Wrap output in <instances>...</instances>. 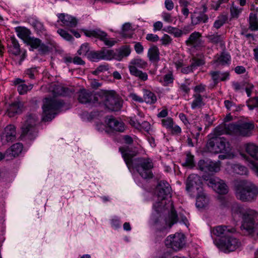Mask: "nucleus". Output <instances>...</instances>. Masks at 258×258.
I'll list each match as a JSON object with an SVG mask.
<instances>
[{"label":"nucleus","instance_id":"nucleus-1","mask_svg":"<svg viewBox=\"0 0 258 258\" xmlns=\"http://www.w3.org/2000/svg\"><path fill=\"white\" fill-rule=\"evenodd\" d=\"M122 157L128 168H135L140 175L145 179H151L153 177L152 169L153 168V163L150 158H138L133 159L137 152L131 153L128 148L121 147L119 148Z\"/></svg>","mask_w":258,"mask_h":258},{"label":"nucleus","instance_id":"nucleus-2","mask_svg":"<svg viewBox=\"0 0 258 258\" xmlns=\"http://www.w3.org/2000/svg\"><path fill=\"white\" fill-rule=\"evenodd\" d=\"M235 232L234 228L224 225L217 226L213 228V234L221 237L218 241L215 242L220 250L225 253H229L240 246V241L231 235Z\"/></svg>","mask_w":258,"mask_h":258},{"label":"nucleus","instance_id":"nucleus-3","mask_svg":"<svg viewBox=\"0 0 258 258\" xmlns=\"http://www.w3.org/2000/svg\"><path fill=\"white\" fill-rule=\"evenodd\" d=\"M254 128L252 122H239L236 123H224L218 126L215 128V133L218 135L229 134L238 135L243 137H249Z\"/></svg>","mask_w":258,"mask_h":258},{"label":"nucleus","instance_id":"nucleus-4","mask_svg":"<svg viewBox=\"0 0 258 258\" xmlns=\"http://www.w3.org/2000/svg\"><path fill=\"white\" fill-rule=\"evenodd\" d=\"M236 198L243 202L252 203L258 197V187L253 182L247 180L241 181L235 186Z\"/></svg>","mask_w":258,"mask_h":258},{"label":"nucleus","instance_id":"nucleus-5","mask_svg":"<svg viewBox=\"0 0 258 258\" xmlns=\"http://www.w3.org/2000/svg\"><path fill=\"white\" fill-rule=\"evenodd\" d=\"M64 102L52 98H46L42 106L43 120L45 121L51 120L62 108Z\"/></svg>","mask_w":258,"mask_h":258},{"label":"nucleus","instance_id":"nucleus-6","mask_svg":"<svg viewBox=\"0 0 258 258\" xmlns=\"http://www.w3.org/2000/svg\"><path fill=\"white\" fill-rule=\"evenodd\" d=\"M228 143L224 138L214 137L210 139L206 145V148L208 152L218 154L219 153L227 152Z\"/></svg>","mask_w":258,"mask_h":258},{"label":"nucleus","instance_id":"nucleus-7","mask_svg":"<svg viewBox=\"0 0 258 258\" xmlns=\"http://www.w3.org/2000/svg\"><path fill=\"white\" fill-rule=\"evenodd\" d=\"M37 117L35 115L31 114L27 116V118L22 126V136L27 137L29 140H34L37 134L36 125Z\"/></svg>","mask_w":258,"mask_h":258},{"label":"nucleus","instance_id":"nucleus-8","mask_svg":"<svg viewBox=\"0 0 258 258\" xmlns=\"http://www.w3.org/2000/svg\"><path fill=\"white\" fill-rule=\"evenodd\" d=\"M171 187L169 184L166 181H160L156 188L157 201L154 206L157 208H162L165 204L162 201L165 200L168 197H171Z\"/></svg>","mask_w":258,"mask_h":258},{"label":"nucleus","instance_id":"nucleus-9","mask_svg":"<svg viewBox=\"0 0 258 258\" xmlns=\"http://www.w3.org/2000/svg\"><path fill=\"white\" fill-rule=\"evenodd\" d=\"M84 34L89 37L98 38L104 43V44L108 47L115 45L116 41L113 38H110L107 33L100 29L92 30H84Z\"/></svg>","mask_w":258,"mask_h":258},{"label":"nucleus","instance_id":"nucleus-10","mask_svg":"<svg viewBox=\"0 0 258 258\" xmlns=\"http://www.w3.org/2000/svg\"><path fill=\"white\" fill-rule=\"evenodd\" d=\"M165 245L175 251L182 249L185 244V236L181 233L168 236L165 241Z\"/></svg>","mask_w":258,"mask_h":258},{"label":"nucleus","instance_id":"nucleus-11","mask_svg":"<svg viewBox=\"0 0 258 258\" xmlns=\"http://www.w3.org/2000/svg\"><path fill=\"white\" fill-rule=\"evenodd\" d=\"M246 215L242 217L241 228L246 230L249 234L253 233L256 229L254 218L256 217L257 213L252 209H248Z\"/></svg>","mask_w":258,"mask_h":258},{"label":"nucleus","instance_id":"nucleus-12","mask_svg":"<svg viewBox=\"0 0 258 258\" xmlns=\"http://www.w3.org/2000/svg\"><path fill=\"white\" fill-rule=\"evenodd\" d=\"M100 101H103L105 106L113 111L119 110L122 106V101L117 96L112 93H107L101 97Z\"/></svg>","mask_w":258,"mask_h":258},{"label":"nucleus","instance_id":"nucleus-13","mask_svg":"<svg viewBox=\"0 0 258 258\" xmlns=\"http://www.w3.org/2000/svg\"><path fill=\"white\" fill-rule=\"evenodd\" d=\"M202 181L200 176L191 174L186 181V190L192 194L201 193L203 190Z\"/></svg>","mask_w":258,"mask_h":258},{"label":"nucleus","instance_id":"nucleus-14","mask_svg":"<svg viewBox=\"0 0 258 258\" xmlns=\"http://www.w3.org/2000/svg\"><path fill=\"white\" fill-rule=\"evenodd\" d=\"M205 179L209 187H212L216 192L220 195H225L228 192L227 184L223 180L217 177H211Z\"/></svg>","mask_w":258,"mask_h":258},{"label":"nucleus","instance_id":"nucleus-15","mask_svg":"<svg viewBox=\"0 0 258 258\" xmlns=\"http://www.w3.org/2000/svg\"><path fill=\"white\" fill-rule=\"evenodd\" d=\"M78 100L82 104H92L96 103L100 104V99L101 96L99 95H94L89 90L85 89L80 90L78 93Z\"/></svg>","mask_w":258,"mask_h":258},{"label":"nucleus","instance_id":"nucleus-16","mask_svg":"<svg viewBox=\"0 0 258 258\" xmlns=\"http://www.w3.org/2000/svg\"><path fill=\"white\" fill-rule=\"evenodd\" d=\"M25 44L30 46V50L38 49L40 54H45L49 50V47L46 44L42 43L40 39L34 37H31Z\"/></svg>","mask_w":258,"mask_h":258},{"label":"nucleus","instance_id":"nucleus-17","mask_svg":"<svg viewBox=\"0 0 258 258\" xmlns=\"http://www.w3.org/2000/svg\"><path fill=\"white\" fill-rule=\"evenodd\" d=\"M109 52H111L109 49L103 47L100 50L90 51L88 53V58L91 61L95 62L100 60H110Z\"/></svg>","mask_w":258,"mask_h":258},{"label":"nucleus","instance_id":"nucleus-18","mask_svg":"<svg viewBox=\"0 0 258 258\" xmlns=\"http://www.w3.org/2000/svg\"><path fill=\"white\" fill-rule=\"evenodd\" d=\"M110 60L115 59L117 61H121L124 57L128 56L131 53V48L129 46L124 45L114 51L109 49Z\"/></svg>","mask_w":258,"mask_h":258},{"label":"nucleus","instance_id":"nucleus-19","mask_svg":"<svg viewBox=\"0 0 258 258\" xmlns=\"http://www.w3.org/2000/svg\"><path fill=\"white\" fill-rule=\"evenodd\" d=\"M199 169L205 172H217L220 170L219 164L211 160H201L198 162Z\"/></svg>","mask_w":258,"mask_h":258},{"label":"nucleus","instance_id":"nucleus-20","mask_svg":"<svg viewBox=\"0 0 258 258\" xmlns=\"http://www.w3.org/2000/svg\"><path fill=\"white\" fill-rule=\"evenodd\" d=\"M202 35L199 32L195 31L192 33L185 43L187 46L198 48L203 45V42L201 39Z\"/></svg>","mask_w":258,"mask_h":258},{"label":"nucleus","instance_id":"nucleus-21","mask_svg":"<svg viewBox=\"0 0 258 258\" xmlns=\"http://www.w3.org/2000/svg\"><path fill=\"white\" fill-rule=\"evenodd\" d=\"M58 21L62 22L64 26L69 27H75L78 24V20L74 17H72L68 14L64 13L58 14L57 15Z\"/></svg>","mask_w":258,"mask_h":258},{"label":"nucleus","instance_id":"nucleus-22","mask_svg":"<svg viewBox=\"0 0 258 258\" xmlns=\"http://www.w3.org/2000/svg\"><path fill=\"white\" fill-rule=\"evenodd\" d=\"M8 52L17 56L20 54L21 49L18 41L14 37H11L9 40H8Z\"/></svg>","mask_w":258,"mask_h":258},{"label":"nucleus","instance_id":"nucleus-23","mask_svg":"<svg viewBox=\"0 0 258 258\" xmlns=\"http://www.w3.org/2000/svg\"><path fill=\"white\" fill-rule=\"evenodd\" d=\"M106 122L110 128L118 132H123L124 131V124L123 122L116 119L112 116H110L106 119Z\"/></svg>","mask_w":258,"mask_h":258},{"label":"nucleus","instance_id":"nucleus-24","mask_svg":"<svg viewBox=\"0 0 258 258\" xmlns=\"http://www.w3.org/2000/svg\"><path fill=\"white\" fill-rule=\"evenodd\" d=\"M249 29L252 31H258V8L249 14L248 18Z\"/></svg>","mask_w":258,"mask_h":258},{"label":"nucleus","instance_id":"nucleus-25","mask_svg":"<svg viewBox=\"0 0 258 258\" xmlns=\"http://www.w3.org/2000/svg\"><path fill=\"white\" fill-rule=\"evenodd\" d=\"M16 128L14 125L9 124L5 128L4 137L8 142H13L16 139Z\"/></svg>","mask_w":258,"mask_h":258},{"label":"nucleus","instance_id":"nucleus-26","mask_svg":"<svg viewBox=\"0 0 258 258\" xmlns=\"http://www.w3.org/2000/svg\"><path fill=\"white\" fill-rule=\"evenodd\" d=\"M31 24L39 36H47V32L43 24L37 20H32Z\"/></svg>","mask_w":258,"mask_h":258},{"label":"nucleus","instance_id":"nucleus-27","mask_svg":"<svg viewBox=\"0 0 258 258\" xmlns=\"http://www.w3.org/2000/svg\"><path fill=\"white\" fill-rule=\"evenodd\" d=\"M197 195L196 205L199 209L206 207L209 203V199L207 195L202 191L201 193H196Z\"/></svg>","mask_w":258,"mask_h":258},{"label":"nucleus","instance_id":"nucleus-28","mask_svg":"<svg viewBox=\"0 0 258 258\" xmlns=\"http://www.w3.org/2000/svg\"><path fill=\"white\" fill-rule=\"evenodd\" d=\"M128 69L130 73L132 76L138 78L143 81H146L148 80V76L146 72H143L138 69L135 66H129Z\"/></svg>","mask_w":258,"mask_h":258},{"label":"nucleus","instance_id":"nucleus-29","mask_svg":"<svg viewBox=\"0 0 258 258\" xmlns=\"http://www.w3.org/2000/svg\"><path fill=\"white\" fill-rule=\"evenodd\" d=\"M143 92L144 102L149 104H153L157 102V97L153 92L145 89L143 90Z\"/></svg>","mask_w":258,"mask_h":258},{"label":"nucleus","instance_id":"nucleus-30","mask_svg":"<svg viewBox=\"0 0 258 258\" xmlns=\"http://www.w3.org/2000/svg\"><path fill=\"white\" fill-rule=\"evenodd\" d=\"M159 54L158 48L155 45H153L148 49L147 55L151 61L158 62L160 59Z\"/></svg>","mask_w":258,"mask_h":258},{"label":"nucleus","instance_id":"nucleus-31","mask_svg":"<svg viewBox=\"0 0 258 258\" xmlns=\"http://www.w3.org/2000/svg\"><path fill=\"white\" fill-rule=\"evenodd\" d=\"M23 148L22 143H18L15 144L6 150V154L7 155H10L13 157L17 156L21 153Z\"/></svg>","mask_w":258,"mask_h":258},{"label":"nucleus","instance_id":"nucleus-32","mask_svg":"<svg viewBox=\"0 0 258 258\" xmlns=\"http://www.w3.org/2000/svg\"><path fill=\"white\" fill-rule=\"evenodd\" d=\"M231 61V56L228 52L223 51L218 56L215 60V62L218 65L225 66L230 64Z\"/></svg>","mask_w":258,"mask_h":258},{"label":"nucleus","instance_id":"nucleus-33","mask_svg":"<svg viewBox=\"0 0 258 258\" xmlns=\"http://www.w3.org/2000/svg\"><path fill=\"white\" fill-rule=\"evenodd\" d=\"M16 32L18 36L22 39L25 43L31 37L30 30L25 27H18L16 29Z\"/></svg>","mask_w":258,"mask_h":258},{"label":"nucleus","instance_id":"nucleus-34","mask_svg":"<svg viewBox=\"0 0 258 258\" xmlns=\"http://www.w3.org/2000/svg\"><path fill=\"white\" fill-rule=\"evenodd\" d=\"M246 152L255 161H258V146L252 143L247 144Z\"/></svg>","mask_w":258,"mask_h":258},{"label":"nucleus","instance_id":"nucleus-35","mask_svg":"<svg viewBox=\"0 0 258 258\" xmlns=\"http://www.w3.org/2000/svg\"><path fill=\"white\" fill-rule=\"evenodd\" d=\"M190 65L194 70H196L198 67L204 65L205 63L204 56L199 54L194 56L190 60Z\"/></svg>","mask_w":258,"mask_h":258},{"label":"nucleus","instance_id":"nucleus-36","mask_svg":"<svg viewBox=\"0 0 258 258\" xmlns=\"http://www.w3.org/2000/svg\"><path fill=\"white\" fill-rule=\"evenodd\" d=\"M211 75L215 83H217L219 81H225L229 79V74L227 72H213L211 73Z\"/></svg>","mask_w":258,"mask_h":258},{"label":"nucleus","instance_id":"nucleus-37","mask_svg":"<svg viewBox=\"0 0 258 258\" xmlns=\"http://www.w3.org/2000/svg\"><path fill=\"white\" fill-rule=\"evenodd\" d=\"M191 23L194 25H197L201 23H206L208 22V16L204 13H199L193 15L191 16Z\"/></svg>","mask_w":258,"mask_h":258},{"label":"nucleus","instance_id":"nucleus-38","mask_svg":"<svg viewBox=\"0 0 258 258\" xmlns=\"http://www.w3.org/2000/svg\"><path fill=\"white\" fill-rule=\"evenodd\" d=\"M193 97L194 99L191 104V107L192 109L200 108L205 105V104L200 94H194Z\"/></svg>","mask_w":258,"mask_h":258},{"label":"nucleus","instance_id":"nucleus-39","mask_svg":"<svg viewBox=\"0 0 258 258\" xmlns=\"http://www.w3.org/2000/svg\"><path fill=\"white\" fill-rule=\"evenodd\" d=\"M248 209H245L242 206L237 203H234L232 205L231 211L233 215H240L243 217L246 215Z\"/></svg>","mask_w":258,"mask_h":258},{"label":"nucleus","instance_id":"nucleus-40","mask_svg":"<svg viewBox=\"0 0 258 258\" xmlns=\"http://www.w3.org/2000/svg\"><path fill=\"white\" fill-rule=\"evenodd\" d=\"M206 38L209 42L213 44H221L223 42V37L218 33L208 34Z\"/></svg>","mask_w":258,"mask_h":258},{"label":"nucleus","instance_id":"nucleus-41","mask_svg":"<svg viewBox=\"0 0 258 258\" xmlns=\"http://www.w3.org/2000/svg\"><path fill=\"white\" fill-rule=\"evenodd\" d=\"M163 30L173 35L175 37H180L183 34V32L181 30L172 26H167L164 28Z\"/></svg>","mask_w":258,"mask_h":258},{"label":"nucleus","instance_id":"nucleus-42","mask_svg":"<svg viewBox=\"0 0 258 258\" xmlns=\"http://www.w3.org/2000/svg\"><path fill=\"white\" fill-rule=\"evenodd\" d=\"M174 80V77L172 71H169L163 77V80H160V82L162 83L164 86H168L170 84H173Z\"/></svg>","mask_w":258,"mask_h":258},{"label":"nucleus","instance_id":"nucleus-43","mask_svg":"<svg viewBox=\"0 0 258 258\" xmlns=\"http://www.w3.org/2000/svg\"><path fill=\"white\" fill-rule=\"evenodd\" d=\"M228 20L227 15L222 14L217 17V20L213 24V27L216 29H219L226 23Z\"/></svg>","mask_w":258,"mask_h":258},{"label":"nucleus","instance_id":"nucleus-44","mask_svg":"<svg viewBox=\"0 0 258 258\" xmlns=\"http://www.w3.org/2000/svg\"><path fill=\"white\" fill-rule=\"evenodd\" d=\"M21 112L18 103H12L8 109V113L10 117H13L17 114Z\"/></svg>","mask_w":258,"mask_h":258},{"label":"nucleus","instance_id":"nucleus-45","mask_svg":"<svg viewBox=\"0 0 258 258\" xmlns=\"http://www.w3.org/2000/svg\"><path fill=\"white\" fill-rule=\"evenodd\" d=\"M178 221V216L176 212L173 207L171 209L170 213L169 215V221H166V224H168L169 227L170 228L173 224L176 223Z\"/></svg>","mask_w":258,"mask_h":258},{"label":"nucleus","instance_id":"nucleus-46","mask_svg":"<svg viewBox=\"0 0 258 258\" xmlns=\"http://www.w3.org/2000/svg\"><path fill=\"white\" fill-rule=\"evenodd\" d=\"M131 65L130 66H135L137 68L138 67L141 69H145L148 66L147 61L140 58L132 59L131 61Z\"/></svg>","mask_w":258,"mask_h":258},{"label":"nucleus","instance_id":"nucleus-47","mask_svg":"<svg viewBox=\"0 0 258 258\" xmlns=\"http://www.w3.org/2000/svg\"><path fill=\"white\" fill-rule=\"evenodd\" d=\"M246 105L250 110L258 108V96L249 98L246 102Z\"/></svg>","mask_w":258,"mask_h":258},{"label":"nucleus","instance_id":"nucleus-48","mask_svg":"<svg viewBox=\"0 0 258 258\" xmlns=\"http://www.w3.org/2000/svg\"><path fill=\"white\" fill-rule=\"evenodd\" d=\"M132 32V26L130 23H126L122 25L121 32V35L124 37H130Z\"/></svg>","mask_w":258,"mask_h":258},{"label":"nucleus","instance_id":"nucleus-49","mask_svg":"<svg viewBox=\"0 0 258 258\" xmlns=\"http://www.w3.org/2000/svg\"><path fill=\"white\" fill-rule=\"evenodd\" d=\"M172 135L179 136L181 133V128L178 125L176 124L174 122L172 123L171 126L167 130Z\"/></svg>","mask_w":258,"mask_h":258},{"label":"nucleus","instance_id":"nucleus-50","mask_svg":"<svg viewBox=\"0 0 258 258\" xmlns=\"http://www.w3.org/2000/svg\"><path fill=\"white\" fill-rule=\"evenodd\" d=\"M234 170L236 173L240 175H247L248 170L247 168L240 164H235L234 166Z\"/></svg>","mask_w":258,"mask_h":258},{"label":"nucleus","instance_id":"nucleus-51","mask_svg":"<svg viewBox=\"0 0 258 258\" xmlns=\"http://www.w3.org/2000/svg\"><path fill=\"white\" fill-rule=\"evenodd\" d=\"M32 88V84H29V85H27L23 83L18 86L17 90L19 94L22 95L27 93L28 91L31 90Z\"/></svg>","mask_w":258,"mask_h":258},{"label":"nucleus","instance_id":"nucleus-52","mask_svg":"<svg viewBox=\"0 0 258 258\" xmlns=\"http://www.w3.org/2000/svg\"><path fill=\"white\" fill-rule=\"evenodd\" d=\"M90 51L89 44L85 43L81 46L80 49L78 50V53L80 55H87L88 56V53Z\"/></svg>","mask_w":258,"mask_h":258},{"label":"nucleus","instance_id":"nucleus-53","mask_svg":"<svg viewBox=\"0 0 258 258\" xmlns=\"http://www.w3.org/2000/svg\"><path fill=\"white\" fill-rule=\"evenodd\" d=\"M57 32L60 35L61 37L67 41H71L73 39V36L65 30L62 29H58L57 31Z\"/></svg>","mask_w":258,"mask_h":258},{"label":"nucleus","instance_id":"nucleus-54","mask_svg":"<svg viewBox=\"0 0 258 258\" xmlns=\"http://www.w3.org/2000/svg\"><path fill=\"white\" fill-rule=\"evenodd\" d=\"M246 83V81H243L240 83L237 82H233L232 86L235 92H238L240 90L243 89Z\"/></svg>","mask_w":258,"mask_h":258},{"label":"nucleus","instance_id":"nucleus-55","mask_svg":"<svg viewBox=\"0 0 258 258\" xmlns=\"http://www.w3.org/2000/svg\"><path fill=\"white\" fill-rule=\"evenodd\" d=\"M173 122V119L170 117H168L161 120L162 126L166 128L167 130L169 129Z\"/></svg>","mask_w":258,"mask_h":258},{"label":"nucleus","instance_id":"nucleus-56","mask_svg":"<svg viewBox=\"0 0 258 258\" xmlns=\"http://www.w3.org/2000/svg\"><path fill=\"white\" fill-rule=\"evenodd\" d=\"M194 156L191 155L190 154H187L186 155L185 162L183 164V165L189 167H193L195 166L194 161Z\"/></svg>","mask_w":258,"mask_h":258},{"label":"nucleus","instance_id":"nucleus-57","mask_svg":"<svg viewBox=\"0 0 258 258\" xmlns=\"http://www.w3.org/2000/svg\"><path fill=\"white\" fill-rule=\"evenodd\" d=\"M242 11V9H238V8L232 6L230 8V13L232 18H237L239 14Z\"/></svg>","mask_w":258,"mask_h":258},{"label":"nucleus","instance_id":"nucleus-58","mask_svg":"<svg viewBox=\"0 0 258 258\" xmlns=\"http://www.w3.org/2000/svg\"><path fill=\"white\" fill-rule=\"evenodd\" d=\"M249 163L248 166L255 173V175L258 177V163L251 160H248Z\"/></svg>","mask_w":258,"mask_h":258},{"label":"nucleus","instance_id":"nucleus-59","mask_svg":"<svg viewBox=\"0 0 258 258\" xmlns=\"http://www.w3.org/2000/svg\"><path fill=\"white\" fill-rule=\"evenodd\" d=\"M254 85L248 82H246L244 89L246 93L247 97H250L251 95L252 91L254 89Z\"/></svg>","mask_w":258,"mask_h":258},{"label":"nucleus","instance_id":"nucleus-60","mask_svg":"<svg viewBox=\"0 0 258 258\" xmlns=\"http://www.w3.org/2000/svg\"><path fill=\"white\" fill-rule=\"evenodd\" d=\"M224 105H225L226 108L229 110H231L232 109V107L235 108V109L233 110V111H238V110L235 104L231 101L225 100L224 101Z\"/></svg>","mask_w":258,"mask_h":258},{"label":"nucleus","instance_id":"nucleus-61","mask_svg":"<svg viewBox=\"0 0 258 258\" xmlns=\"http://www.w3.org/2000/svg\"><path fill=\"white\" fill-rule=\"evenodd\" d=\"M146 38L147 40L153 42H157L159 40L157 35L151 33L147 34Z\"/></svg>","mask_w":258,"mask_h":258},{"label":"nucleus","instance_id":"nucleus-62","mask_svg":"<svg viewBox=\"0 0 258 258\" xmlns=\"http://www.w3.org/2000/svg\"><path fill=\"white\" fill-rule=\"evenodd\" d=\"M26 74L31 79H34L35 74L37 73L36 68L28 69L26 71Z\"/></svg>","mask_w":258,"mask_h":258},{"label":"nucleus","instance_id":"nucleus-63","mask_svg":"<svg viewBox=\"0 0 258 258\" xmlns=\"http://www.w3.org/2000/svg\"><path fill=\"white\" fill-rule=\"evenodd\" d=\"M163 45H168L172 41L171 38L167 34H164L160 39Z\"/></svg>","mask_w":258,"mask_h":258},{"label":"nucleus","instance_id":"nucleus-64","mask_svg":"<svg viewBox=\"0 0 258 258\" xmlns=\"http://www.w3.org/2000/svg\"><path fill=\"white\" fill-rule=\"evenodd\" d=\"M206 87V85L201 84L194 88V91L196 92V94H200L205 91Z\"/></svg>","mask_w":258,"mask_h":258}]
</instances>
